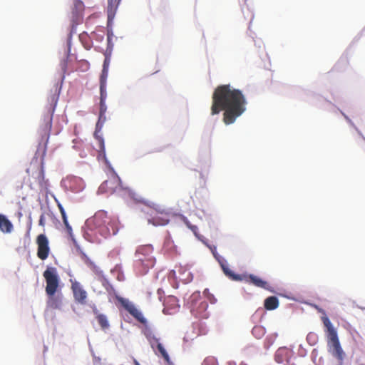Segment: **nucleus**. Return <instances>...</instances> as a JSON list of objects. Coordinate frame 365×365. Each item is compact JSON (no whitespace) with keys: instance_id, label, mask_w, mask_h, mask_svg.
<instances>
[{"instance_id":"f257e3e1","label":"nucleus","mask_w":365,"mask_h":365,"mask_svg":"<svg viewBox=\"0 0 365 365\" xmlns=\"http://www.w3.org/2000/svg\"><path fill=\"white\" fill-rule=\"evenodd\" d=\"M211 114L224 110L223 121L226 125L233 123L245 110L247 103L242 91L233 88L230 84L218 86L212 94Z\"/></svg>"},{"instance_id":"f03ea898","label":"nucleus","mask_w":365,"mask_h":365,"mask_svg":"<svg viewBox=\"0 0 365 365\" xmlns=\"http://www.w3.org/2000/svg\"><path fill=\"white\" fill-rule=\"evenodd\" d=\"M48 100L50 103L47 108V113L38 130L41 139L38 148L30 167L26 170L29 175H32L36 179L40 186H43L44 183L43 159L46 153L47 144L52 128L53 115L58 100V95L53 93Z\"/></svg>"},{"instance_id":"7ed1b4c3","label":"nucleus","mask_w":365,"mask_h":365,"mask_svg":"<svg viewBox=\"0 0 365 365\" xmlns=\"http://www.w3.org/2000/svg\"><path fill=\"white\" fill-rule=\"evenodd\" d=\"M86 225L95 235H99L106 238L111 235H115L116 229L113 223L103 210L98 211L93 217L86 221Z\"/></svg>"},{"instance_id":"20e7f679","label":"nucleus","mask_w":365,"mask_h":365,"mask_svg":"<svg viewBox=\"0 0 365 365\" xmlns=\"http://www.w3.org/2000/svg\"><path fill=\"white\" fill-rule=\"evenodd\" d=\"M98 192L113 194L118 193L122 196H127L130 199L137 202H143L142 197L130 187H123L121 185V181L118 176H111L105 180L99 187Z\"/></svg>"},{"instance_id":"39448f33","label":"nucleus","mask_w":365,"mask_h":365,"mask_svg":"<svg viewBox=\"0 0 365 365\" xmlns=\"http://www.w3.org/2000/svg\"><path fill=\"white\" fill-rule=\"evenodd\" d=\"M155 263L153 247L151 245L138 247L135 252L134 268L139 275L145 274Z\"/></svg>"},{"instance_id":"423d86ee","label":"nucleus","mask_w":365,"mask_h":365,"mask_svg":"<svg viewBox=\"0 0 365 365\" xmlns=\"http://www.w3.org/2000/svg\"><path fill=\"white\" fill-rule=\"evenodd\" d=\"M43 276L46 283L45 288L46 293L51 297L48 302V306L52 309L60 308V301L53 297L59 288L60 283V278L58 274L57 269L54 267H48L43 272Z\"/></svg>"},{"instance_id":"0eeeda50","label":"nucleus","mask_w":365,"mask_h":365,"mask_svg":"<svg viewBox=\"0 0 365 365\" xmlns=\"http://www.w3.org/2000/svg\"><path fill=\"white\" fill-rule=\"evenodd\" d=\"M322 320L326 328L329 351L341 364L345 354L341 346L337 331L327 316L322 317Z\"/></svg>"},{"instance_id":"6e6552de","label":"nucleus","mask_w":365,"mask_h":365,"mask_svg":"<svg viewBox=\"0 0 365 365\" xmlns=\"http://www.w3.org/2000/svg\"><path fill=\"white\" fill-rule=\"evenodd\" d=\"M101 282L102 285L104 287L108 294L115 296L118 301L130 315H132L137 321L141 324H147L146 319L134 304L130 302L128 299L117 296L115 289L107 279L103 277L101 280Z\"/></svg>"},{"instance_id":"1a4fd4ad","label":"nucleus","mask_w":365,"mask_h":365,"mask_svg":"<svg viewBox=\"0 0 365 365\" xmlns=\"http://www.w3.org/2000/svg\"><path fill=\"white\" fill-rule=\"evenodd\" d=\"M190 309L191 312L200 318H207L208 314L207 309L208 304L206 301L202 300L199 292L193 293L190 297Z\"/></svg>"},{"instance_id":"9d476101","label":"nucleus","mask_w":365,"mask_h":365,"mask_svg":"<svg viewBox=\"0 0 365 365\" xmlns=\"http://www.w3.org/2000/svg\"><path fill=\"white\" fill-rule=\"evenodd\" d=\"M71 289L75 302L81 305H85L87 303L88 293L82 284L76 280L71 281Z\"/></svg>"},{"instance_id":"9b49d317","label":"nucleus","mask_w":365,"mask_h":365,"mask_svg":"<svg viewBox=\"0 0 365 365\" xmlns=\"http://www.w3.org/2000/svg\"><path fill=\"white\" fill-rule=\"evenodd\" d=\"M37 244V257L45 260L48 258L50 253L49 242L47 237L44 234H40L36 237Z\"/></svg>"},{"instance_id":"f8f14e48","label":"nucleus","mask_w":365,"mask_h":365,"mask_svg":"<svg viewBox=\"0 0 365 365\" xmlns=\"http://www.w3.org/2000/svg\"><path fill=\"white\" fill-rule=\"evenodd\" d=\"M215 259H217L225 274L233 281H242V274H235L228 266L227 261L222 257L217 256L215 250H212Z\"/></svg>"},{"instance_id":"ddd939ff","label":"nucleus","mask_w":365,"mask_h":365,"mask_svg":"<svg viewBox=\"0 0 365 365\" xmlns=\"http://www.w3.org/2000/svg\"><path fill=\"white\" fill-rule=\"evenodd\" d=\"M242 281L250 283L254 286L269 290L270 286L267 282L254 274H242Z\"/></svg>"},{"instance_id":"4468645a","label":"nucleus","mask_w":365,"mask_h":365,"mask_svg":"<svg viewBox=\"0 0 365 365\" xmlns=\"http://www.w3.org/2000/svg\"><path fill=\"white\" fill-rule=\"evenodd\" d=\"M64 182L68 188L75 192L81 191L83 187V180L80 178L68 177Z\"/></svg>"},{"instance_id":"2eb2a0df","label":"nucleus","mask_w":365,"mask_h":365,"mask_svg":"<svg viewBox=\"0 0 365 365\" xmlns=\"http://www.w3.org/2000/svg\"><path fill=\"white\" fill-rule=\"evenodd\" d=\"M164 306L163 312L165 314L175 313L179 308L178 299L174 296H169L166 298Z\"/></svg>"},{"instance_id":"dca6fc26","label":"nucleus","mask_w":365,"mask_h":365,"mask_svg":"<svg viewBox=\"0 0 365 365\" xmlns=\"http://www.w3.org/2000/svg\"><path fill=\"white\" fill-rule=\"evenodd\" d=\"M84 8V4L81 0H74L71 11L73 23H77L82 18Z\"/></svg>"},{"instance_id":"f3484780","label":"nucleus","mask_w":365,"mask_h":365,"mask_svg":"<svg viewBox=\"0 0 365 365\" xmlns=\"http://www.w3.org/2000/svg\"><path fill=\"white\" fill-rule=\"evenodd\" d=\"M13 228L11 221L5 215L0 214V230L4 233H10Z\"/></svg>"},{"instance_id":"a211bd4d","label":"nucleus","mask_w":365,"mask_h":365,"mask_svg":"<svg viewBox=\"0 0 365 365\" xmlns=\"http://www.w3.org/2000/svg\"><path fill=\"white\" fill-rule=\"evenodd\" d=\"M93 312L96 315V318L98 322V324L101 326V329H107L109 327V322L108 319L105 314H100L96 307L93 309Z\"/></svg>"},{"instance_id":"6ab92c4d","label":"nucleus","mask_w":365,"mask_h":365,"mask_svg":"<svg viewBox=\"0 0 365 365\" xmlns=\"http://www.w3.org/2000/svg\"><path fill=\"white\" fill-rule=\"evenodd\" d=\"M55 201L56 202L57 206H58V207L59 209V211H60V212L61 214L63 222V224H64V225L66 227V231H67V232L69 235H71V233H72V227L70 225V224L68 223V217H67L66 211H65L63 205L61 204V202L58 200L55 199Z\"/></svg>"},{"instance_id":"aec40b11","label":"nucleus","mask_w":365,"mask_h":365,"mask_svg":"<svg viewBox=\"0 0 365 365\" xmlns=\"http://www.w3.org/2000/svg\"><path fill=\"white\" fill-rule=\"evenodd\" d=\"M264 306L267 310H274L278 307L279 300L275 296L269 297L265 299Z\"/></svg>"},{"instance_id":"412c9836","label":"nucleus","mask_w":365,"mask_h":365,"mask_svg":"<svg viewBox=\"0 0 365 365\" xmlns=\"http://www.w3.org/2000/svg\"><path fill=\"white\" fill-rule=\"evenodd\" d=\"M163 250L167 253L173 254L175 248L173 244V240L170 237H167L165 238Z\"/></svg>"},{"instance_id":"4be33fe9","label":"nucleus","mask_w":365,"mask_h":365,"mask_svg":"<svg viewBox=\"0 0 365 365\" xmlns=\"http://www.w3.org/2000/svg\"><path fill=\"white\" fill-rule=\"evenodd\" d=\"M95 136L98 142V157H101L106 160L104 140L101 136L98 135L96 133L95 134Z\"/></svg>"},{"instance_id":"5701e85b","label":"nucleus","mask_w":365,"mask_h":365,"mask_svg":"<svg viewBox=\"0 0 365 365\" xmlns=\"http://www.w3.org/2000/svg\"><path fill=\"white\" fill-rule=\"evenodd\" d=\"M100 118L105 115L107 107L106 105V99L107 98V92L100 91Z\"/></svg>"},{"instance_id":"b1692460","label":"nucleus","mask_w":365,"mask_h":365,"mask_svg":"<svg viewBox=\"0 0 365 365\" xmlns=\"http://www.w3.org/2000/svg\"><path fill=\"white\" fill-rule=\"evenodd\" d=\"M108 76V70L102 69L100 76V91L106 92V83Z\"/></svg>"},{"instance_id":"393cba45","label":"nucleus","mask_w":365,"mask_h":365,"mask_svg":"<svg viewBox=\"0 0 365 365\" xmlns=\"http://www.w3.org/2000/svg\"><path fill=\"white\" fill-rule=\"evenodd\" d=\"M85 262L86 265L96 274L101 275L102 274V271L100 268L88 257H86Z\"/></svg>"},{"instance_id":"a878e982","label":"nucleus","mask_w":365,"mask_h":365,"mask_svg":"<svg viewBox=\"0 0 365 365\" xmlns=\"http://www.w3.org/2000/svg\"><path fill=\"white\" fill-rule=\"evenodd\" d=\"M85 262L86 265L96 274L101 275L102 274V271L100 268L88 257H86Z\"/></svg>"},{"instance_id":"bb28decb","label":"nucleus","mask_w":365,"mask_h":365,"mask_svg":"<svg viewBox=\"0 0 365 365\" xmlns=\"http://www.w3.org/2000/svg\"><path fill=\"white\" fill-rule=\"evenodd\" d=\"M265 329L262 326H255L252 330V334L257 339H261L265 334Z\"/></svg>"},{"instance_id":"cd10ccee","label":"nucleus","mask_w":365,"mask_h":365,"mask_svg":"<svg viewBox=\"0 0 365 365\" xmlns=\"http://www.w3.org/2000/svg\"><path fill=\"white\" fill-rule=\"evenodd\" d=\"M154 340L158 343L157 344V349H158V351L160 353V354L162 355L163 359L167 362H169L170 356H169L168 354L167 353L166 350L165 349V348L163 347V344L158 342V339L155 338Z\"/></svg>"},{"instance_id":"c85d7f7f","label":"nucleus","mask_w":365,"mask_h":365,"mask_svg":"<svg viewBox=\"0 0 365 365\" xmlns=\"http://www.w3.org/2000/svg\"><path fill=\"white\" fill-rule=\"evenodd\" d=\"M148 222H149V223H152L153 225H154L155 226L165 225L166 224H168V220L158 217H155L150 220H148Z\"/></svg>"},{"instance_id":"c756f323","label":"nucleus","mask_w":365,"mask_h":365,"mask_svg":"<svg viewBox=\"0 0 365 365\" xmlns=\"http://www.w3.org/2000/svg\"><path fill=\"white\" fill-rule=\"evenodd\" d=\"M183 222L187 227H189L195 234H196V232L197 231V226L191 225L186 217L183 218Z\"/></svg>"},{"instance_id":"7c9ffc66","label":"nucleus","mask_w":365,"mask_h":365,"mask_svg":"<svg viewBox=\"0 0 365 365\" xmlns=\"http://www.w3.org/2000/svg\"><path fill=\"white\" fill-rule=\"evenodd\" d=\"M110 65V58L106 56L103 61V69L108 70V67Z\"/></svg>"},{"instance_id":"2f4dec72","label":"nucleus","mask_w":365,"mask_h":365,"mask_svg":"<svg viewBox=\"0 0 365 365\" xmlns=\"http://www.w3.org/2000/svg\"><path fill=\"white\" fill-rule=\"evenodd\" d=\"M38 224H39V225L43 226V227L45 225V217H44L43 215H41L40 216Z\"/></svg>"},{"instance_id":"473e14b6","label":"nucleus","mask_w":365,"mask_h":365,"mask_svg":"<svg viewBox=\"0 0 365 365\" xmlns=\"http://www.w3.org/2000/svg\"><path fill=\"white\" fill-rule=\"evenodd\" d=\"M108 4L110 6H116L118 4V0H108Z\"/></svg>"},{"instance_id":"72a5a7b5","label":"nucleus","mask_w":365,"mask_h":365,"mask_svg":"<svg viewBox=\"0 0 365 365\" xmlns=\"http://www.w3.org/2000/svg\"><path fill=\"white\" fill-rule=\"evenodd\" d=\"M135 365H140L139 363L136 360H135Z\"/></svg>"},{"instance_id":"f704fd0d","label":"nucleus","mask_w":365,"mask_h":365,"mask_svg":"<svg viewBox=\"0 0 365 365\" xmlns=\"http://www.w3.org/2000/svg\"><path fill=\"white\" fill-rule=\"evenodd\" d=\"M311 337V334H309L307 338L309 339Z\"/></svg>"}]
</instances>
